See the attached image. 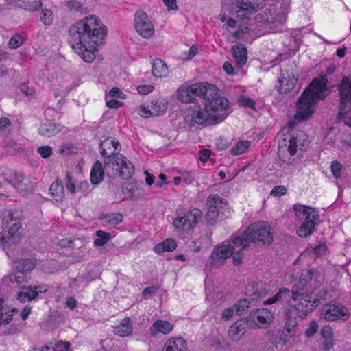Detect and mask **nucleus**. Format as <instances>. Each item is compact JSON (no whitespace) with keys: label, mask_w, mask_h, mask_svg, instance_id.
Here are the masks:
<instances>
[{"label":"nucleus","mask_w":351,"mask_h":351,"mask_svg":"<svg viewBox=\"0 0 351 351\" xmlns=\"http://www.w3.org/2000/svg\"><path fill=\"white\" fill-rule=\"evenodd\" d=\"M196 97L203 99L202 105L189 107L182 113L184 121L189 128L215 125L228 116L230 101L219 95L216 86L204 82L183 84L177 90V99L182 102L195 103Z\"/></svg>","instance_id":"nucleus-1"},{"label":"nucleus","mask_w":351,"mask_h":351,"mask_svg":"<svg viewBox=\"0 0 351 351\" xmlns=\"http://www.w3.org/2000/svg\"><path fill=\"white\" fill-rule=\"evenodd\" d=\"M106 35L107 29L100 19L90 15L70 27L69 43L86 62H91L95 58L97 47L104 43Z\"/></svg>","instance_id":"nucleus-2"},{"label":"nucleus","mask_w":351,"mask_h":351,"mask_svg":"<svg viewBox=\"0 0 351 351\" xmlns=\"http://www.w3.org/2000/svg\"><path fill=\"white\" fill-rule=\"evenodd\" d=\"M337 70V66L330 64L324 74L315 77L303 91L296 102L297 110L294 119L302 122L308 119L314 112L313 104L318 100H324L329 94L330 89L327 84L329 82L328 77L332 75Z\"/></svg>","instance_id":"nucleus-3"},{"label":"nucleus","mask_w":351,"mask_h":351,"mask_svg":"<svg viewBox=\"0 0 351 351\" xmlns=\"http://www.w3.org/2000/svg\"><path fill=\"white\" fill-rule=\"evenodd\" d=\"M36 263L32 258H19L12 261V272L3 278V282L6 285H16L21 288V291L16 294V298L20 302H30L35 300L39 293H46L47 289H41L40 285L25 286V282H28L30 279L29 273L35 268Z\"/></svg>","instance_id":"nucleus-4"},{"label":"nucleus","mask_w":351,"mask_h":351,"mask_svg":"<svg viewBox=\"0 0 351 351\" xmlns=\"http://www.w3.org/2000/svg\"><path fill=\"white\" fill-rule=\"evenodd\" d=\"M120 145L119 141L106 138L101 141L99 144V152L105 158L104 167L114 169V172L119 176H133L135 172V167L125 156L115 152Z\"/></svg>","instance_id":"nucleus-5"},{"label":"nucleus","mask_w":351,"mask_h":351,"mask_svg":"<svg viewBox=\"0 0 351 351\" xmlns=\"http://www.w3.org/2000/svg\"><path fill=\"white\" fill-rule=\"evenodd\" d=\"M291 298L298 302L293 306L294 314L298 315L302 319L306 317L315 308L317 307L315 304L313 303V300L310 298L308 293L302 292L299 290L291 291L287 288L280 289L273 297L264 301L263 304L265 305L272 304L280 300L289 302Z\"/></svg>","instance_id":"nucleus-6"},{"label":"nucleus","mask_w":351,"mask_h":351,"mask_svg":"<svg viewBox=\"0 0 351 351\" xmlns=\"http://www.w3.org/2000/svg\"><path fill=\"white\" fill-rule=\"evenodd\" d=\"M290 0H278L275 4L265 8L260 14L261 21L265 29L271 32H282L287 14L290 10Z\"/></svg>","instance_id":"nucleus-7"},{"label":"nucleus","mask_w":351,"mask_h":351,"mask_svg":"<svg viewBox=\"0 0 351 351\" xmlns=\"http://www.w3.org/2000/svg\"><path fill=\"white\" fill-rule=\"evenodd\" d=\"M20 213L16 210L7 211L1 221L3 231L0 233V244L8 255L10 249L19 243V230L21 226Z\"/></svg>","instance_id":"nucleus-8"},{"label":"nucleus","mask_w":351,"mask_h":351,"mask_svg":"<svg viewBox=\"0 0 351 351\" xmlns=\"http://www.w3.org/2000/svg\"><path fill=\"white\" fill-rule=\"evenodd\" d=\"M236 239H238L237 236L233 235L227 243L224 242L214 247L210 256V264L213 267H219L230 256L232 257L234 265L237 266L243 263L245 256L244 250L239 247V243L234 242Z\"/></svg>","instance_id":"nucleus-9"},{"label":"nucleus","mask_w":351,"mask_h":351,"mask_svg":"<svg viewBox=\"0 0 351 351\" xmlns=\"http://www.w3.org/2000/svg\"><path fill=\"white\" fill-rule=\"evenodd\" d=\"M238 239L234 241L239 247L246 250L250 243H259L269 245L273 241V234L270 227L265 222H258L250 225L241 234L237 235Z\"/></svg>","instance_id":"nucleus-10"},{"label":"nucleus","mask_w":351,"mask_h":351,"mask_svg":"<svg viewBox=\"0 0 351 351\" xmlns=\"http://www.w3.org/2000/svg\"><path fill=\"white\" fill-rule=\"evenodd\" d=\"M290 129L289 132L284 134V137L280 143V148L287 147V150L291 156L296 154L298 148L301 150H305L308 146V135L305 132L294 129L295 121L289 123Z\"/></svg>","instance_id":"nucleus-11"},{"label":"nucleus","mask_w":351,"mask_h":351,"mask_svg":"<svg viewBox=\"0 0 351 351\" xmlns=\"http://www.w3.org/2000/svg\"><path fill=\"white\" fill-rule=\"evenodd\" d=\"M336 87L339 97V111L337 114L336 121L340 123L343 116L351 114V79L343 76Z\"/></svg>","instance_id":"nucleus-12"},{"label":"nucleus","mask_w":351,"mask_h":351,"mask_svg":"<svg viewBox=\"0 0 351 351\" xmlns=\"http://www.w3.org/2000/svg\"><path fill=\"white\" fill-rule=\"evenodd\" d=\"M202 217V212L197 208L187 211L184 215L177 216V236L182 239L187 237Z\"/></svg>","instance_id":"nucleus-13"},{"label":"nucleus","mask_w":351,"mask_h":351,"mask_svg":"<svg viewBox=\"0 0 351 351\" xmlns=\"http://www.w3.org/2000/svg\"><path fill=\"white\" fill-rule=\"evenodd\" d=\"M349 317L348 309L341 304L326 303L320 310V318L326 321H346Z\"/></svg>","instance_id":"nucleus-14"},{"label":"nucleus","mask_w":351,"mask_h":351,"mask_svg":"<svg viewBox=\"0 0 351 351\" xmlns=\"http://www.w3.org/2000/svg\"><path fill=\"white\" fill-rule=\"evenodd\" d=\"M134 28L143 38L151 37L154 32V26L147 14L143 10H138L134 16Z\"/></svg>","instance_id":"nucleus-15"},{"label":"nucleus","mask_w":351,"mask_h":351,"mask_svg":"<svg viewBox=\"0 0 351 351\" xmlns=\"http://www.w3.org/2000/svg\"><path fill=\"white\" fill-rule=\"evenodd\" d=\"M226 203L218 195H213L208 198L206 202L208 211L206 215L208 223L215 224L217 223L219 210L226 206Z\"/></svg>","instance_id":"nucleus-16"},{"label":"nucleus","mask_w":351,"mask_h":351,"mask_svg":"<svg viewBox=\"0 0 351 351\" xmlns=\"http://www.w3.org/2000/svg\"><path fill=\"white\" fill-rule=\"evenodd\" d=\"M143 182L135 180H127L122 186V193L124 195L123 200L136 202L143 196V190L141 187Z\"/></svg>","instance_id":"nucleus-17"},{"label":"nucleus","mask_w":351,"mask_h":351,"mask_svg":"<svg viewBox=\"0 0 351 351\" xmlns=\"http://www.w3.org/2000/svg\"><path fill=\"white\" fill-rule=\"evenodd\" d=\"M274 318V312L271 310L261 308L253 309L247 318V321L253 319L255 326L258 328H265L273 322Z\"/></svg>","instance_id":"nucleus-18"},{"label":"nucleus","mask_w":351,"mask_h":351,"mask_svg":"<svg viewBox=\"0 0 351 351\" xmlns=\"http://www.w3.org/2000/svg\"><path fill=\"white\" fill-rule=\"evenodd\" d=\"M319 222V216L317 213L308 214L303 220L302 225L297 230L300 237H306L314 232L315 227Z\"/></svg>","instance_id":"nucleus-19"},{"label":"nucleus","mask_w":351,"mask_h":351,"mask_svg":"<svg viewBox=\"0 0 351 351\" xmlns=\"http://www.w3.org/2000/svg\"><path fill=\"white\" fill-rule=\"evenodd\" d=\"M298 82V78L293 74L282 73L280 77L278 80V84L276 88L280 93H287L292 90Z\"/></svg>","instance_id":"nucleus-20"},{"label":"nucleus","mask_w":351,"mask_h":351,"mask_svg":"<svg viewBox=\"0 0 351 351\" xmlns=\"http://www.w3.org/2000/svg\"><path fill=\"white\" fill-rule=\"evenodd\" d=\"M232 53L237 64L241 67L247 60V47L244 44H236L232 47Z\"/></svg>","instance_id":"nucleus-21"},{"label":"nucleus","mask_w":351,"mask_h":351,"mask_svg":"<svg viewBox=\"0 0 351 351\" xmlns=\"http://www.w3.org/2000/svg\"><path fill=\"white\" fill-rule=\"evenodd\" d=\"M173 329V325L167 321L157 320L149 328V333L152 337H155L158 333L167 335Z\"/></svg>","instance_id":"nucleus-22"},{"label":"nucleus","mask_w":351,"mask_h":351,"mask_svg":"<svg viewBox=\"0 0 351 351\" xmlns=\"http://www.w3.org/2000/svg\"><path fill=\"white\" fill-rule=\"evenodd\" d=\"M295 312L290 309L286 314L285 330L290 337H294L298 335V322L294 314Z\"/></svg>","instance_id":"nucleus-23"},{"label":"nucleus","mask_w":351,"mask_h":351,"mask_svg":"<svg viewBox=\"0 0 351 351\" xmlns=\"http://www.w3.org/2000/svg\"><path fill=\"white\" fill-rule=\"evenodd\" d=\"M133 330L130 317H125L121 322L114 327V333L120 337H127L132 334Z\"/></svg>","instance_id":"nucleus-24"},{"label":"nucleus","mask_w":351,"mask_h":351,"mask_svg":"<svg viewBox=\"0 0 351 351\" xmlns=\"http://www.w3.org/2000/svg\"><path fill=\"white\" fill-rule=\"evenodd\" d=\"M308 293L310 294V298L313 300V303L315 304L317 306L321 304L322 301H324L327 299L328 291L326 289L321 285L314 288Z\"/></svg>","instance_id":"nucleus-25"},{"label":"nucleus","mask_w":351,"mask_h":351,"mask_svg":"<svg viewBox=\"0 0 351 351\" xmlns=\"http://www.w3.org/2000/svg\"><path fill=\"white\" fill-rule=\"evenodd\" d=\"M245 332L246 330L244 326V322L240 320L237 321L230 327L228 335L232 339L238 341L244 335Z\"/></svg>","instance_id":"nucleus-26"},{"label":"nucleus","mask_w":351,"mask_h":351,"mask_svg":"<svg viewBox=\"0 0 351 351\" xmlns=\"http://www.w3.org/2000/svg\"><path fill=\"white\" fill-rule=\"evenodd\" d=\"M62 130L60 124L45 123L40 125L39 134L43 136L51 137L57 134Z\"/></svg>","instance_id":"nucleus-27"},{"label":"nucleus","mask_w":351,"mask_h":351,"mask_svg":"<svg viewBox=\"0 0 351 351\" xmlns=\"http://www.w3.org/2000/svg\"><path fill=\"white\" fill-rule=\"evenodd\" d=\"M152 73L156 77H162L167 73V66L161 59H156L152 63Z\"/></svg>","instance_id":"nucleus-28"},{"label":"nucleus","mask_w":351,"mask_h":351,"mask_svg":"<svg viewBox=\"0 0 351 351\" xmlns=\"http://www.w3.org/2000/svg\"><path fill=\"white\" fill-rule=\"evenodd\" d=\"M174 250H176V241L173 239H167L154 247V251L157 254L172 252Z\"/></svg>","instance_id":"nucleus-29"},{"label":"nucleus","mask_w":351,"mask_h":351,"mask_svg":"<svg viewBox=\"0 0 351 351\" xmlns=\"http://www.w3.org/2000/svg\"><path fill=\"white\" fill-rule=\"evenodd\" d=\"M49 192L56 201L61 200L64 193L62 183L59 182V180L57 179L56 181L50 186Z\"/></svg>","instance_id":"nucleus-30"},{"label":"nucleus","mask_w":351,"mask_h":351,"mask_svg":"<svg viewBox=\"0 0 351 351\" xmlns=\"http://www.w3.org/2000/svg\"><path fill=\"white\" fill-rule=\"evenodd\" d=\"M9 312V307L4 306V300L0 298V326L6 325L12 320L13 315Z\"/></svg>","instance_id":"nucleus-31"},{"label":"nucleus","mask_w":351,"mask_h":351,"mask_svg":"<svg viewBox=\"0 0 351 351\" xmlns=\"http://www.w3.org/2000/svg\"><path fill=\"white\" fill-rule=\"evenodd\" d=\"M100 219H102L104 221V223L107 224L116 226L121 223L123 221V215L120 213H113L102 215Z\"/></svg>","instance_id":"nucleus-32"},{"label":"nucleus","mask_w":351,"mask_h":351,"mask_svg":"<svg viewBox=\"0 0 351 351\" xmlns=\"http://www.w3.org/2000/svg\"><path fill=\"white\" fill-rule=\"evenodd\" d=\"M314 274V271L313 269H304L302 271L300 281L297 285V289L299 291H303L304 287H306L308 282H310Z\"/></svg>","instance_id":"nucleus-33"},{"label":"nucleus","mask_w":351,"mask_h":351,"mask_svg":"<svg viewBox=\"0 0 351 351\" xmlns=\"http://www.w3.org/2000/svg\"><path fill=\"white\" fill-rule=\"evenodd\" d=\"M293 209L299 220L305 219L308 214L316 213L314 209L302 205H295Z\"/></svg>","instance_id":"nucleus-34"},{"label":"nucleus","mask_w":351,"mask_h":351,"mask_svg":"<svg viewBox=\"0 0 351 351\" xmlns=\"http://www.w3.org/2000/svg\"><path fill=\"white\" fill-rule=\"evenodd\" d=\"M250 302L247 299H241L238 300L234 304L235 313L241 316L245 314L250 308Z\"/></svg>","instance_id":"nucleus-35"},{"label":"nucleus","mask_w":351,"mask_h":351,"mask_svg":"<svg viewBox=\"0 0 351 351\" xmlns=\"http://www.w3.org/2000/svg\"><path fill=\"white\" fill-rule=\"evenodd\" d=\"M250 145L251 143L249 141H239L234 147L231 149V154L234 156L243 154L249 148Z\"/></svg>","instance_id":"nucleus-36"},{"label":"nucleus","mask_w":351,"mask_h":351,"mask_svg":"<svg viewBox=\"0 0 351 351\" xmlns=\"http://www.w3.org/2000/svg\"><path fill=\"white\" fill-rule=\"evenodd\" d=\"M17 6L27 10L34 11L41 8L42 2L41 0H30L27 2L23 1L21 3L17 4Z\"/></svg>","instance_id":"nucleus-37"},{"label":"nucleus","mask_w":351,"mask_h":351,"mask_svg":"<svg viewBox=\"0 0 351 351\" xmlns=\"http://www.w3.org/2000/svg\"><path fill=\"white\" fill-rule=\"evenodd\" d=\"M109 169L106 170L104 164L103 165L101 162L97 160L93 164L90 176H105V171L106 172V176H110Z\"/></svg>","instance_id":"nucleus-38"},{"label":"nucleus","mask_w":351,"mask_h":351,"mask_svg":"<svg viewBox=\"0 0 351 351\" xmlns=\"http://www.w3.org/2000/svg\"><path fill=\"white\" fill-rule=\"evenodd\" d=\"M96 236L97 239L94 241V245L99 247L105 245L111 238L110 233L101 230L97 231Z\"/></svg>","instance_id":"nucleus-39"},{"label":"nucleus","mask_w":351,"mask_h":351,"mask_svg":"<svg viewBox=\"0 0 351 351\" xmlns=\"http://www.w3.org/2000/svg\"><path fill=\"white\" fill-rule=\"evenodd\" d=\"M256 285H252L251 287L254 289ZM250 286L249 285L247 287V292L249 295L252 297V300H258L265 298L267 294V291L265 289H256L254 292L250 293Z\"/></svg>","instance_id":"nucleus-40"},{"label":"nucleus","mask_w":351,"mask_h":351,"mask_svg":"<svg viewBox=\"0 0 351 351\" xmlns=\"http://www.w3.org/2000/svg\"><path fill=\"white\" fill-rule=\"evenodd\" d=\"M151 108L155 116H158L163 113L167 108V103L163 101L152 100L151 101Z\"/></svg>","instance_id":"nucleus-41"},{"label":"nucleus","mask_w":351,"mask_h":351,"mask_svg":"<svg viewBox=\"0 0 351 351\" xmlns=\"http://www.w3.org/2000/svg\"><path fill=\"white\" fill-rule=\"evenodd\" d=\"M238 102L242 106L256 110V102L252 99L246 97L244 95H241L239 97Z\"/></svg>","instance_id":"nucleus-42"},{"label":"nucleus","mask_w":351,"mask_h":351,"mask_svg":"<svg viewBox=\"0 0 351 351\" xmlns=\"http://www.w3.org/2000/svg\"><path fill=\"white\" fill-rule=\"evenodd\" d=\"M53 12L50 10H43L40 14V21L45 25H49L53 21Z\"/></svg>","instance_id":"nucleus-43"},{"label":"nucleus","mask_w":351,"mask_h":351,"mask_svg":"<svg viewBox=\"0 0 351 351\" xmlns=\"http://www.w3.org/2000/svg\"><path fill=\"white\" fill-rule=\"evenodd\" d=\"M70 346L69 342L58 341L55 343H51L49 347L51 351H69Z\"/></svg>","instance_id":"nucleus-44"},{"label":"nucleus","mask_w":351,"mask_h":351,"mask_svg":"<svg viewBox=\"0 0 351 351\" xmlns=\"http://www.w3.org/2000/svg\"><path fill=\"white\" fill-rule=\"evenodd\" d=\"M75 147L72 143L62 145L58 149V153L63 155H69L75 152Z\"/></svg>","instance_id":"nucleus-45"},{"label":"nucleus","mask_w":351,"mask_h":351,"mask_svg":"<svg viewBox=\"0 0 351 351\" xmlns=\"http://www.w3.org/2000/svg\"><path fill=\"white\" fill-rule=\"evenodd\" d=\"M23 43L22 38L19 34H16L9 40L8 46L10 49H16L21 46Z\"/></svg>","instance_id":"nucleus-46"},{"label":"nucleus","mask_w":351,"mask_h":351,"mask_svg":"<svg viewBox=\"0 0 351 351\" xmlns=\"http://www.w3.org/2000/svg\"><path fill=\"white\" fill-rule=\"evenodd\" d=\"M67 7L72 12L82 11L81 3L77 0H69L67 1Z\"/></svg>","instance_id":"nucleus-47"},{"label":"nucleus","mask_w":351,"mask_h":351,"mask_svg":"<svg viewBox=\"0 0 351 351\" xmlns=\"http://www.w3.org/2000/svg\"><path fill=\"white\" fill-rule=\"evenodd\" d=\"M215 144L218 150H226L230 146L228 140L224 137H219L217 138Z\"/></svg>","instance_id":"nucleus-48"},{"label":"nucleus","mask_w":351,"mask_h":351,"mask_svg":"<svg viewBox=\"0 0 351 351\" xmlns=\"http://www.w3.org/2000/svg\"><path fill=\"white\" fill-rule=\"evenodd\" d=\"M38 153L40 154V156L43 158H47L52 154V149L49 145L41 146L37 149Z\"/></svg>","instance_id":"nucleus-49"},{"label":"nucleus","mask_w":351,"mask_h":351,"mask_svg":"<svg viewBox=\"0 0 351 351\" xmlns=\"http://www.w3.org/2000/svg\"><path fill=\"white\" fill-rule=\"evenodd\" d=\"M286 193L287 189L282 185L275 186L271 191V195L276 197H280Z\"/></svg>","instance_id":"nucleus-50"},{"label":"nucleus","mask_w":351,"mask_h":351,"mask_svg":"<svg viewBox=\"0 0 351 351\" xmlns=\"http://www.w3.org/2000/svg\"><path fill=\"white\" fill-rule=\"evenodd\" d=\"M108 96L112 98L125 99V95L118 88H112L108 93Z\"/></svg>","instance_id":"nucleus-51"},{"label":"nucleus","mask_w":351,"mask_h":351,"mask_svg":"<svg viewBox=\"0 0 351 351\" xmlns=\"http://www.w3.org/2000/svg\"><path fill=\"white\" fill-rule=\"evenodd\" d=\"M137 90L141 95H147L154 90V86L149 84L141 85L138 86Z\"/></svg>","instance_id":"nucleus-52"},{"label":"nucleus","mask_w":351,"mask_h":351,"mask_svg":"<svg viewBox=\"0 0 351 351\" xmlns=\"http://www.w3.org/2000/svg\"><path fill=\"white\" fill-rule=\"evenodd\" d=\"M318 324L315 322H311L308 328L306 330V335L308 337H313L317 331Z\"/></svg>","instance_id":"nucleus-53"},{"label":"nucleus","mask_w":351,"mask_h":351,"mask_svg":"<svg viewBox=\"0 0 351 351\" xmlns=\"http://www.w3.org/2000/svg\"><path fill=\"white\" fill-rule=\"evenodd\" d=\"M210 155H211V151L209 149H201L199 152V159L202 162H205L210 157Z\"/></svg>","instance_id":"nucleus-54"},{"label":"nucleus","mask_w":351,"mask_h":351,"mask_svg":"<svg viewBox=\"0 0 351 351\" xmlns=\"http://www.w3.org/2000/svg\"><path fill=\"white\" fill-rule=\"evenodd\" d=\"M177 351H189L186 341L182 337H177Z\"/></svg>","instance_id":"nucleus-55"},{"label":"nucleus","mask_w":351,"mask_h":351,"mask_svg":"<svg viewBox=\"0 0 351 351\" xmlns=\"http://www.w3.org/2000/svg\"><path fill=\"white\" fill-rule=\"evenodd\" d=\"M19 89L26 96L32 95L34 93V89L33 88L29 86L26 84H22L21 85H20Z\"/></svg>","instance_id":"nucleus-56"},{"label":"nucleus","mask_w":351,"mask_h":351,"mask_svg":"<svg viewBox=\"0 0 351 351\" xmlns=\"http://www.w3.org/2000/svg\"><path fill=\"white\" fill-rule=\"evenodd\" d=\"M330 168L333 176H338L342 169V165L337 161H333L331 163Z\"/></svg>","instance_id":"nucleus-57"},{"label":"nucleus","mask_w":351,"mask_h":351,"mask_svg":"<svg viewBox=\"0 0 351 351\" xmlns=\"http://www.w3.org/2000/svg\"><path fill=\"white\" fill-rule=\"evenodd\" d=\"M176 337H171L165 343L162 351H175Z\"/></svg>","instance_id":"nucleus-58"},{"label":"nucleus","mask_w":351,"mask_h":351,"mask_svg":"<svg viewBox=\"0 0 351 351\" xmlns=\"http://www.w3.org/2000/svg\"><path fill=\"white\" fill-rule=\"evenodd\" d=\"M197 53V48L195 45H192L187 53V56L186 58H183L184 61H189L193 59V58Z\"/></svg>","instance_id":"nucleus-59"},{"label":"nucleus","mask_w":351,"mask_h":351,"mask_svg":"<svg viewBox=\"0 0 351 351\" xmlns=\"http://www.w3.org/2000/svg\"><path fill=\"white\" fill-rule=\"evenodd\" d=\"M142 117L148 118L151 117H155V114H154V112L152 110H150L147 109L146 107L141 106L139 113H138Z\"/></svg>","instance_id":"nucleus-60"},{"label":"nucleus","mask_w":351,"mask_h":351,"mask_svg":"<svg viewBox=\"0 0 351 351\" xmlns=\"http://www.w3.org/2000/svg\"><path fill=\"white\" fill-rule=\"evenodd\" d=\"M321 334H322V336L325 339H332V329L330 327H328V326H326V327L322 328V329L321 330Z\"/></svg>","instance_id":"nucleus-61"},{"label":"nucleus","mask_w":351,"mask_h":351,"mask_svg":"<svg viewBox=\"0 0 351 351\" xmlns=\"http://www.w3.org/2000/svg\"><path fill=\"white\" fill-rule=\"evenodd\" d=\"M326 250V245L325 244H321L313 249V252L315 253V256H322L325 253Z\"/></svg>","instance_id":"nucleus-62"},{"label":"nucleus","mask_w":351,"mask_h":351,"mask_svg":"<svg viewBox=\"0 0 351 351\" xmlns=\"http://www.w3.org/2000/svg\"><path fill=\"white\" fill-rule=\"evenodd\" d=\"M223 68L226 73L229 75H233L235 74L234 69L231 63L226 61L224 62Z\"/></svg>","instance_id":"nucleus-63"},{"label":"nucleus","mask_w":351,"mask_h":351,"mask_svg":"<svg viewBox=\"0 0 351 351\" xmlns=\"http://www.w3.org/2000/svg\"><path fill=\"white\" fill-rule=\"evenodd\" d=\"M11 125V121L6 117L0 119V134L5 130L8 126Z\"/></svg>","instance_id":"nucleus-64"}]
</instances>
